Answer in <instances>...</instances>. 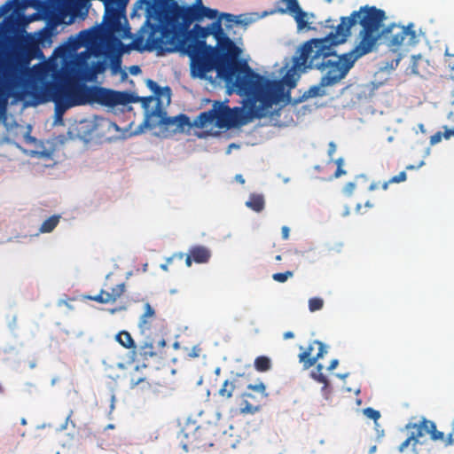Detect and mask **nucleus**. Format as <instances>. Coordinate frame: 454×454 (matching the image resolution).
<instances>
[{
  "mask_svg": "<svg viewBox=\"0 0 454 454\" xmlns=\"http://www.w3.org/2000/svg\"><path fill=\"white\" fill-rule=\"evenodd\" d=\"M285 340L293 339L294 337V334L293 332H286L283 335Z\"/></svg>",
  "mask_w": 454,
  "mask_h": 454,
  "instance_id": "nucleus-55",
  "label": "nucleus"
},
{
  "mask_svg": "<svg viewBox=\"0 0 454 454\" xmlns=\"http://www.w3.org/2000/svg\"><path fill=\"white\" fill-rule=\"evenodd\" d=\"M15 5V11L22 10L27 5V0H12Z\"/></svg>",
  "mask_w": 454,
  "mask_h": 454,
  "instance_id": "nucleus-45",
  "label": "nucleus"
},
{
  "mask_svg": "<svg viewBox=\"0 0 454 454\" xmlns=\"http://www.w3.org/2000/svg\"><path fill=\"white\" fill-rule=\"evenodd\" d=\"M190 50L183 51L191 59V74L193 77L204 78L206 74L215 69L216 61L214 60L213 48L201 49V45L194 43Z\"/></svg>",
  "mask_w": 454,
  "mask_h": 454,
  "instance_id": "nucleus-8",
  "label": "nucleus"
},
{
  "mask_svg": "<svg viewBox=\"0 0 454 454\" xmlns=\"http://www.w3.org/2000/svg\"><path fill=\"white\" fill-rule=\"evenodd\" d=\"M250 121L249 114L244 107L231 108L226 102L214 101L212 108L201 112L193 121L192 125L203 129L215 124L219 129L239 128Z\"/></svg>",
  "mask_w": 454,
  "mask_h": 454,
  "instance_id": "nucleus-6",
  "label": "nucleus"
},
{
  "mask_svg": "<svg viewBox=\"0 0 454 454\" xmlns=\"http://www.w3.org/2000/svg\"><path fill=\"white\" fill-rule=\"evenodd\" d=\"M335 31L324 38H314L305 42L300 48L299 64L309 69L319 70L322 75V84L336 85L346 77L354 66L357 56L355 49L348 53L337 54L334 47L341 43L336 42Z\"/></svg>",
  "mask_w": 454,
  "mask_h": 454,
  "instance_id": "nucleus-2",
  "label": "nucleus"
},
{
  "mask_svg": "<svg viewBox=\"0 0 454 454\" xmlns=\"http://www.w3.org/2000/svg\"><path fill=\"white\" fill-rule=\"evenodd\" d=\"M140 67L138 66H132L130 67V73L132 74H137L140 72Z\"/></svg>",
  "mask_w": 454,
  "mask_h": 454,
  "instance_id": "nucleus-54",
  "label": "nucleus"
},
{
  "mask_svg": "<svg viewBox=\"0 0 454 454\" xmlns=\"http://www.w3.org/2000/svg\"><path fill=\"white\" fill-rule=\"evenodd\" d=\"M208 35H210L208 28L198 24H195L191 30H184L183 38L179 42L181 51L190 50L189 46L194 43L201 45V49L210 48L205 42V38Z\"/></svg>",
  "mask_w": 454,
  "mask_h": 454,
  "instance_id": "nucleus-15",
  "label": "nucleus"
},
{
  "mask_svg": "<svg viewBox=\"0 0 454 454\" xmlns=\"http://www.w3.org/2000/svg\"><path fill=\"white\" fill-rule=\"evenodd\" d=\"M146 84H147V87L153 92V94L156 97L160 98L162 96H166L168 98V101L170 100L171 90L169 87L161 88L157 84L156 82H154L151 79L147 80Z\"/></svg>",
  "mask_w": 454,
  "mask_h": 454,
  "instance_id": "nucleus-26",
  "label": "nucleus"
},
{
  "mask_svg": "<svg viewBox=\"0 0 454 454\" xmlns=\"http://www.w3.org/2000/svg\"><path fill=\"white\" fill-rule=\"evenodd\" d=\"M176 121V127L173 129L174 132H183L185 128H190L192 126L190 118L186 114H178Z\"/></svg>",
  "mask_w": 454,
  "mask_h": 454,
  "instance_id": "nucleus-31",
  "label": "nucleus"
},
{
  "mask_svg": "<svg viewBox=\"0 0 454 454\" xmlns=\"http://www.w3.org/2000/svg\"><path fill=\"white\" fill-rule=\"evenodd\" d=\"M268 396L263 382L247 385V391L240 395L239 412L243 415L255 414L261 411L262 402Z\"/></svg>",
  "mask_w": 454,
  "mask_h": 454,
  "instance_id": "nucleus-11",
  "label": "nucleus"
},
{
  "mask_svg": "<svg viewBox=\"0 0 454 454\" xmlns=\"http://www.w3.org/2000/svg\"><path fill=\"white\" fill-rule=\"evenodd\" d=\"M221 18H223L225 22L227 23L228 27H231L233 23L239 24L240 23L239 20H236V16L231 13H223Z\"/></svg>",
  "mask_w": 454,
  "mask_h": 454,
  "instance_id": "nucleus-39",
  "label": "nucleus"
},
{
  "mask_svg": "<svg viewBox=\"0 0 454 454\" xmlns=\"http://www.w3.org/2000/svg\"><path fill=\"white\" fill-rule=\"evenodd\" d=\"M356 189V184L353 183V182H349L348 184H345L344 188H343V192L347 195V196H351L354 190Z\"/></svg>",
  "mask_w": 454,
  "mask_h": 454,
  "instance_id": "nucleus-41",
  "label": "nucleus"
},
{
  "mask_svg": "<svg viewBox=\"0 0 454 454\" xmlns=\"http://www.w3.org/2000/svg\"><path fill=\"white\" fill-rule=\"evenodd\" d=\"M246 206L251 210L260 213L264 209L265 200L262 194L251 193L246 201Z\"/></svg>",
  "mask_w": 454,
  "mask_h": 454,
  "instance_id": "nucleus-23",
  "label": "nucleus"
},
{
  "mask_svg": "<svg viewBox=\"0 0 454 454\" xmlns=\"http://www.w3.org/2000/svg\"><path fill=\"white\" fill-rule=\"evenodd\" d=\"M120 67V62L118 61L116 64H114L113 68Z\"/></svg>",
  "mask_w": 454,
  "mask_h": 454,
  "instance_id": "nucleus-61",
  "label": "nucleus"
},
{
  "mask_svg": "<svg viewBox=\"0 0 454 454\" xmlns=\"http://www.w3.org/2000/svg\"><path fill=\"white\" fill-rule=\"evenodd\" d=\"M375 450H376V446H372V447L370 449L369 453H370V454H372V453H374V452H375Z\"/></svg>",
  "mask_w": 454,
  "mask_h": 454,
  "instance_id": "nucleus-60",
  "label": "nucleus"
},
{
  "mask_svg": "<svg viewBox=\"0 0 454 454\" xmlns=\"http://www.w3.org/2000/svg\"><path fill=\"white\" fill-rule=\"evenodd\" d=\"M200 348L194 347L191 353H189L190 357H198L200 355Z\"/></svg>",
  "mask_w": 454,
  "mask_h": 454,
  "instance_id": "nucleus-50",
  "label": "nucleus"
},
{
  "mask_svg": "<svg viewBox=\"0 0 454 454\" xmlns=\"http://www.w3.org/2000/svg\"><path fill=\"white\" fill-rule=\"evenodd\" d=\"M391 184V183L389 182V180H388L387 182L383 183V184H382V188H383L384 190H387V187H388V184Z\"/></svg>",
  "mask_w": 454,
  "mask_h": 454,
  "instance_id": "nucleus-59",
  "label": "nucleus"
},
{
  "mask_svg": "<svg viewBox=\"0 0 454 454\" xmlns=\"http://www.w3.org/2000/svg\"><path fill=\"white\" fill-rule=\"evenodd\" d=\"M87 34H88V31H86V30H82V31L80 32V35L81 36L83 35H87Z\"/></svg>",
  "mask_w": 454,
  "mask_h": 454,
  "instance_id": "nucleus-62",
  "label": "nucleus"
},
{
  "mask_svg": "<svg viewBox=\"0 0 454 454\" xmlns=\"http://www.w3.org/2000/svg\"><path fill=\"white\" fill-rule=\"evenodd\" d=\"M400 59H401V55L397 54L396 58L392 59H391V63L390 64L387 63V66H389L390 68L394 69V68H395L398 66V64L400 62Z\"/></svg>",
  "mask_w": 454,
  "mask_h": 454,
  "instance_id": "nucleus-48",
  "label": "nucleus"
},
{
  "mask_svg": "<svg viewBox=\"0 0 454 454\" xmlns=\"http://www.w3.org/2000/svg\"><path fill=\"white\" fill-rule=\"evenodd\" d=\"M254 366L257 372H268L271 368V361L266 356H260L254 359Z\"/></svg>",
  "mask_w": 454,
  "mask_h": 454,
  "instance_id": "nucleus-29",
  "label": "nucleus"
},
{
  "mask_svg": "<svg viewBox=\"0 0 454 454\" xmlns=\"http://www.w3.org/2000/svg\"><path fill=\"white\" fill-rule=\"evenodd\" d=\"M145 378L143 377H136L135 375L130 376V387L133 388L136 386L145 381Z\"/></svg>",
  "mask_w": 454,
  "mask_h": 454,
  "instance_id": "nucleus-44",
  "label": "nucleus"
},
{
  "mask_svg": "<svg viewBox=\"0 0 454 454\" xmlns=\"http://www.w3.org/2000/svg\"><path fill=\"white\" fill-rule=\"evenodd\" d=\"M442 137H443V133H442L441 131H438V132L434 133L433 136H431L430 144L431 145L438 144L442 141Z\"/></svg>",
  "mask_w": 454,
  "mask_h": 454,
  "instance_id": "nucleus-42",
  "label": "nucleus"
},
{
  "mask_svg": "<svg viewBox=\"0 0 454 454\" xmlns=\"http://www.w3.org/2000/svg\"><path fill=\"white\" fill-rule=\"evenodd\" d=\"M60 220V215H53L46 219L41 225L39 231L41 233H49L51 232L59 224Z\"/></svg>",
  "mask_w": 454,
  "mask_h": 454,
  "instance_id": "nucleus-27",
  "label": "nucleus"
},
{
  "mask_svg": "<svg viewBox=\"0 0 454 454\" xmlns=\"http://www.w3.org/2000/svg\"><path fill=\"white\" fill-rule=\"evenodd\" d=\"M445 442V446H450L454 444V419L452 423V431L448 434L446 438L443 440Z\"/></svg>",
  "mask_w": 454,
  "mask_h": 454,
  "instance_id": "nucleus-43",
  "label": "nucleus"
},
{
  "mask_svg": "<svg viewBox=\"0 0 454 454\" xmlns=\"http://www.w3.org/2000/svg\"><path fill=\"white\" fill-rule=\"evenodd\" d=\"M334 162L337 165V169L334 173V177L338 178L346 174V171L343 170V168H342V166L344 164V160H343V158H338Z\"/></svg>",
  "mask_w": 454,
  "mask_h": 454,
  "instance_id": "nucleus-37",
  "label": "nucleus"
},
{
  "mask_svg": "<svg viewBox=\"0 0 454 454\" xmlns=\"http://www.w3.org/2000/svg\"><path fill=\"white\" fill-rule=\"evenodd\" d=\"M192 262H193L192 256V254L189 252L187 256H186V258H185V264H186V266L187 267H191L192 264Z\"/></svg>",
  "mask_w": 454,
  "mask_h": 454,
  "instance_id": "nucleus-52",
  "label": "nucleus"
},
{
  "mask_svg": "<svg viewBox=\"0 0 454 454\" xmlns=\"http://www.w3.org/2000/svg\"><path fill=\"white\" fill-rule=\"evenodd\" d=\"M275 6V12L288 14L294 18L299 32L314 29L311 25L315 19V14L303 11L298 0H278L276 2Z\"/></svg>",
  "mask_w": 454,
  "mask_h": 454,
  "instance_id": "nucleus-10",
  "label": "nucleus"
},
{
  "mask_svg": "<svg viewBox=\"0 0 454 454\" xmlns=\"http://www.w3.org/2000/svg\"><path fill=\"white\" fill-rule=\"evenodd\" d=\"M336 149H337L336 145L333 142H330L328 145L327 153H328V156H329L331 161L333 160V156L335 153Z\"/></svg>",
  "mask_w": 454,
  "mask_h": 454,
  "instance_id": "nucleus-46",
  "label": "nucleus"
},
{
  "mask_svg": "<svg viewBox=\"0 0 454 454\" xmlns=\"http://www.w3.org/2000/svg\"><path fill=\"white\" fill-rule=\"evenodd\" d=\"M322 370H323V365L320 364H317V372H312V377L317 382L323 383L324 384V388H325L328 386V380H327V378L322 372Z\"/></svg>",
  "mask_w": 454,
  "mask_h": 454,
  "instance_id": "nucleus-32",
  "label": "nucleus"
},
{
  "mask_svg": "<svg viewBox=\"0 0 454 454\" xmlns=\"http://www.w3.org/2000/svg\"><path fill=\"white\" fill-rule=\"evenodd\" d=\"M36 103L54 102L58 112L86 104L98 103L106 106L125 104L126 94L98 86H88L73 82H48L42 86L33 85Z\"/></svg>",
  "mask_w": 454,
  "mask_h": 454,
  "instance_id": "nucleus-1",
  "label": "nucleus"
},
{
  "mask_svg": "<svg viewBox=\"0 0 454 454\" xmlns=\"http://www.w3.org/2000/svg\"><path fill=\"white\" fill-rule=\"evenodd\" d=\"M404 429L408 436L399 445L400 452H403L411 446L414 454H434V442L444 440V434L437 430L435 423L426 418H422L418 422H409Z\"/></svg>",
  "mask_w": 454,
  "mask_h": 454,
  "instance_id": "nucleus-5",
  "label": "nucleus"
},
{
  "mask_svg": "<svg viewBox=\"0 0 454 454\" xmlns=\"http://www.w3.org/2000/svg\"><path fill=\"white\" fill-rule=\"evenodd\" d=\"M365 206L368 207H372V204L370 203V201H367L365 203Z\"/></svg>",
  "mask_w": 454,
  "mask_h": 454,
  "instance_id": "nucleus-63",
  "label": "nucleus"
},
{
  "mask_svg": "<svg viewBox=\"0 0 454 454\" xmlns=\"http://www.w3.org/2000/svg\"><path fill=\"white\" fill-rule=\"evenodd\" d=\"M364 414L368 418L374 421L376 427L379 426L378 420L380 418V412L373 408L368 407L364 409Z\"/></svg>",
  "mask_w": 454,
  "mask_h": 454,
  "instance_id": "nucleus-33",
  "label": "nucleus"
},
{
  "mask_svg": "<svg viewBox=\"0 0 454 454\" xmlns=\"http://www.w3.org/2000/svg\"><path fill=\"white\" fill-rule=\"evenodd\" d=\"M300 350L301 353L298 357L304 369H309L315 365L317 361L326 353L325 346L320 340H312L306 348L300 346Z\"/></svg>",
  "mask_w": 454,
  "mask_h": 454,
  "instance_id": "nucleus-14",
  "label": "nucleus"
},
{
  "mask_svg": "<svg viewBox=\"0 0 454 454\" xmlns=\"http://www.w3.org/2000/svg\"><path fill=\"white\" fill-rule=\"evenodd\" d=\"M421 61L420 55H413L411 58V71L414 74L422 75L419 70V62Z\"/></svg>",
  "mask_w": 454,
  "mask_h": 454,
  "instance_id": "nucleus-36",
  "label": "nucleus"
},
{
  "mask_svg": "<svg viewBox=\"0 0 454 454\" xmlns=\"http://www.w3.org/2000/svg\"><path fill=\"white\" fill-rule=\"evenodd\" d=\"M194 10L190 6H177L174 10V16L177 19L182 20V29L187 30L190 26L195 21V16H193Z\"/></svg>",
  "mask_w": 454,
  "mask_h": 454,
  "instance_id": "nucleus-18",
  "label": "nucleus"
},
{
  "mask_svg": "<svg viewBox=\"0 0 454 454\" xmlns=\"http://www.w3.org/2000/svg\"><path fill=\"white\" fill-rule=\"evenodd\" d=\"M219 52L223 58L216 60L215 70L218 76L223 78L227 82H231L239 75H244L243 66L247 63H239L237 59L240 54V49L235 43L225 35L216 41Z\"/></svg>",
  "mask_w": 454,
  "mask_h": 454,
  "instance_id": "nucleus-7",
  "label": "nucleus"
},
{
  "mask_svg": "<svg viewBox=\"0 0 454 454\" xmlns=\"http://www.w3.org/2000/svg\"><path fill=\"white\" fill-rule=\"evenodd\" d=\"M155 317V310L147 302L145 304V311L139 320V327L145 331L150 329L151 321L150 319Z\"/></svg>",
  "mask_w": 454,
  "mask_h": 454,
  "instance_id": "nucleus-24",
  "label": "nucleus"
},
{
  "mask_svg": "<svg viewBox=\"0 0 454 454\" xmlns=\"http://www.w3.org/2000/svg\"><path fill=\"white\" fill-rule=\"evenodd\" d=\"M377 188H378V185H377V184H374V183L371 184L370 186H369V190L370 191H373V190H375Z\"/></svg>",
  "mask_w": 454,
  "mask_h": 454,
  "instance_id": "nucleus-58",
  "label": "nucleus"
},
{
  "mask_svg": "<svg viewBox=\"0 0 454 454\" xmlns=\"http://www.w3.org/2000/svg\"><path fill=\"white\" fill-rule=\"evenodd\" d=\"M386 19L385 11L376 6L364 5L348 17H341L340 23L335 27L330 24L332 22L330 19L326 20L325 27L335 31L337 43H344L350 35L351 27L359 24L362 27L359 32L360 41L355 47V52L357 56H364L371 52L382 37L383 21Z\"/></svg>",
  "mask_w": 454,
  "mask_h": 454,
  "instance_id": "nucleus-4",
  "label": "nucleus"
},
{
  "mask_svg": "<svg viewBox=\"0 0 454 454\" xmlns=\"http://www.w3.org/2000/svg\"><path fill=\"white\" fill-rule=\"evenodd\" d=\"M443 129V137L445 139H450L451 137H454V127L452 129H448L447 126H444Z\"/></svg>",
  "mask_w": 454,
  "mask_h": 454,
  "instance_id": "nucleus-47",
  "label": "nucleus"
},
{
  "mask_svg": "<svg viewBox=\"0 0 454 454\" xmlns=\"http://www.w3.org/2000/svg\"><path fill=\"white\" fill-rule=\"evenodd\" d=\"M294 276V272L291 271V270H286L285 272H278V273H274L272 275V278L277 281V282H279V283H284L286 282L289 278L293 277Z\"/></svg>",
  "mask_w": 454,
  "mask_h": 454,
  "instance_id": "nucleus-35",
  "label": "nucleus"
},
{
  "mask_svg": "<svg viewBox=\"0 0 454 454\" xmlns=\"http://www.w3.org/2000/svg\"><path fill=\"white\" fill-rule=\"evenodd\" d=\"M407 178V175L405 173V171H402L400 172L398 175L391 177L389 179V182L390 183H401V182H404Z\"/></svg>",
  "mask_w": 454,
  "mask_h": 454,
  "instance_id": "nucleus-40",
  "label": "nucleus"
},
{
  "mask_svg": "<svg viewBox=\"0 0 454 454\" xmlns=\"http://www.w3.org/2000/svg\"><path fill=\"white\" fill-rule=\"evenodd\" d=\"M126 286L123 282L116 284L115 286H111L106 282L98 294L88 296V299L103 304L113 303L124 294Z\"/></svg>",
  "mask_w": 454,
  "mask_h": 454,
  "instance_id": "nucleus-16",
  "label": "nucleus"
},
{
  "mask_svg": "<svg viewBox=\"0 0 454 454\" xmlns=\"http://www.w3.org/2000/svg\"><path fill=\"white\" fill-rule=\"evenodd\" d=\"M333 85L329 84H322V78L319 81V83L317 85L311 86L307 91L303 94V98L308 99L310 98L316 97H323L326 95V91L325 90V87H332Z\"/></svg>",
  "mask_w": 454,
  "mask_h": 454,
  "instance_id": "nucleus-25",
  "label": "nucleus"
},
{
  "mask_svg": "<svg viewBox=\"0 0 454 454\" xmlns=\"http://www.w3.org/2000/svg\"><path fill=\"white\" fill-rule=\"evenodd\" d=\"M189 252L196 263H207L211 257V251L204 246H193Z\"/></svg>",
  "mask_w": 454,
  "mask_h": 454,
  "instance_id": "nucleus-20",
  "label": "nucleus"
},
{
  "mask_svg": "<svg viewBox=\"0 0 454 454\" xmlns=\"http://www.w3.org/2000/svg\"><path fill=\"white\" fill-rule=\"evenodd\" d=\"M184 436L187 438V442L184 443V449L188 450L189 446L195 448H206L214 445L212 435L214 434V427H197L192 434L189 435L188 433L184 432Z\"/></svg>",
  "mask_w": 454,
  "mask_h": 454,
  "instance_id": "nucleus-13",
  "label": "nucleus"
},
{
  "mask_svg": "<svg viewBox=\"0 0 454 454\" xmlns=\"http://www.w3.org/2000/svg\"><path fill=\"white\" fill-rule=\"evenodd\" d=\"M413 24L406 27L396 24L389 25L382 29V36L387 40V44L395 52L401 45H415L419 39Z\"/></svg>",
  "mask_w": 454,
  "mask_h": 454,
  "instance_id": "nucleus-9",
  "label": "nucleus"
},
{
  "mask_svg": "<svg viewBox=\"0 0 454 454\" xmlns=\"http://www.w3.org/2000/svg\"><path fill=\"white\" fill-rule=\"evenodd\" d=\"M300 54L293 59V66L287 70L282 80H269L261 74L253 71L248 66H243L244 75H239L234 82L238 91L248 97L254 101L259 102L262 109H268L273 105L281 102L285 96V87L293 89L296 86L297 72L303 73L309 67L302 66L296 67L299 64Z\"/></svg>",
  "mask_w": 454,
  "mask_h": 454,
  "instance_id": "nucleus-3",
  "label": "nucleus"
},
{
  "mask_svg": "<svg viewBox=\"0 0 454 454\" xmlns=\"http://www.w3.org/2000/svg\"><path fill=\"white\" fill-rule=\"evenodd\" d=\"M192 7L194 10L193 16L195 20H201L204 18L215 19L217 16L218 12L214 9L204 6L203 4H193Z\"/></svg>",
  "mask_w": 454,
  "mask_h": 454,
  "instance_id": "nucleus-22",
  "label": "nucleus"
},
{
  "mask_svg": "<svg viewBox=\"0 0 454 454\" xmlns=\"http://www.w3.org/2000/svg\"><path fill=\"white\" fill-rule=\"evenodd\" d=\"M207 27L208 28V32H210V35H214L216 41L227 35L224 33L223 28L222 27L221 19L215 20L210 26Z\"/></svg>",
  "mask_w": 454,
  "mask_h": 454,
  "instance_id": "nucleus-30",
  "label": "nucleus"
},
{
  "mask_svg": "<svg viewBox=\"0 0 454 454\" xmlns=\"http://www.w3.org/2000/svg\"><path fill=\"white\" fill-rule=\"evenodd\" d=\"M239 381L238 377L224 380L218 390V395L223 399H231L233 396L234 391L239 387Z\"/></svg>",
  "mask_w": 454,
  "mask_h": 454,
  "instance_id": "nucleus-21",
  "label": "nucleus"
},
{
  "mask_svg": "<svg viewBox=\"0 0 454 454\" xmlns=\"http://www.w3.org/2000/svg\"><path fill=\"white\" fill-rule=\"evenodd\" d=\"M338 364H339V362L337 359L332 360L328 366V370L332 371V370L335 369L336 366L338 365Z\"/></svg>",
  "mask_w": 454,
  "mask_h": 454,
  "instance_id": "nucleus-53",
  "label": "nucleus"
},
{
  "mask_svg": "<svg viewBox=\"0 0 454 454\" xmlns=\"http://www.w3.org/2000/svg\"><path fill=\"white\" fill-rule=\"evenodd\" d=\"M235 179H236L239 183H240L241 184H245V179H244V177L242 176V175H236Z\"/></svg>",
  "mask_w": 454,
  "mask_h": 454,
  "instance_id": "nucleus-56",
  "label": "nucleus"
},
{
  "mask_svg": "<svg viewBox=\"0 0 454 454\" xmlns=\"http://www.w3.org/2000/svg\"><path fill=\"white\" fill-rule=\"evenodd\" d=\"M116 340L126 348H135V341L130 333L126 331H121L116 335Z\"/></svg>",
  "mask_w": 454,
  "mask_h": 454,
  "instance_id": "nucleus-28",
  "label": "nucleus"
},
{
  "mask_svg": "<svg viewBox=\"0 0 454 454\" xmlns=\"http://www.w3.org/2000/svg\"><path fill=\"white\" fill-rule=\"evenodd\" d=\"M324 306V301L318 297H313L309 300V309L311 312L320 310Z\"/></svg>",
  "mask_w": 454,
  "mask_h": 454,
  "instance_id": "nucleus-34",
  "label": "nucleus"
},
{
  "mask_svg": "<svg viewBox=\"0 0 454 454\" xmlns=\"http://www.w3.org/2000/svg\"><path fill=\"white\" fill-rule=\"evenodd\" d=\"M37 51H39V49L35 45H28L27 48V51L28 54H34Z\"/></svg>",
  "mask_w": 454,
  "mask_h": 454,
  "instance_id": "nucleus-51",
  "label": "nucleus"
},
{
  "mask_svg": "<svg viewBox=\"0 0 454 454\" xmlns=\"http://www.w3.org/2000/svg\"><path fill=\"white\" fill-rule=\"evenodd\" d=\"M105 8L104 21L108 32L122 38L130 37L129 27H123L121 23V19L125 18L124 11L114 7L113 2L106 3Z\"/></svg>",
  "mask_w": 454,
  "mask_h": 454,
  "instance_id": "nucleus-12",
  "label": "nucleus"
},
{
  "mask_svg": "<svg viewBox=\"0 0 454 454\" xmlns=\"http://www.w3.org/2000/svg\"><path fill=\"white\" fill-rule=\"evenodd\" d=\"M153 115L159 117L158 124L166 129H174L176 127L177 116L168 117L165 110L161 108L160 103H158L155 110L152 113Z\"/></svg>",
  "mask_w": 454,
  "mask_h": 454,
  "instance_id": "nucleus-19",
  "label": "nucleus"
},
{
  "mask_svg": "<svg viewBox=\"0 0 454 454\" xmlns=\"http://www.w3.org/2000/svg\"><path fill=\"white\" fill-rule=\"evenodd\" d=\"M289 228L287 226H283L282 229H281V234H282V238L283 239H288L289 238Z\"/></svg>",
  "mask_w": 454,
  "mask_h": 454,
  "instance_id": "nucleus-49",
  "label": "nucleus"
},
{
  "mask_svg": "<svg viewBox=\"0 0 454 454\" xmlns=\"http://www.w3.org/2000/svg\"><path fill=\"white\" fill-rule=\"evenodd\" d=\"M379 427H380V425H379L378 427H376V426H375V428H376L377 433H378V436H379V437H381V436H383V434H384V431H383V430H380V428H379Z\"/></svg>",
  "mask_w": 454,
  "mask_h": 454,
  "instance_id": "nucleus-57",
  "label": "nucleus"
},
{
  "mask_svg": "<svg viewBox=\"0 0 454 454\" xmlns=\"http://www.w3.org/2000/svg\"><path fill=\"white\" fill-rule=\"evenodd\" d=\"M166 346L164 339H160L157 341V345L154 344L153 340L147 339L141 343L138 348V354L143 360H148L158 354V349L163 348Z\"/></svg>",
  "mask_w": 454,
  "mask_h": 454,
  "instance_id": "nucleus-17",
  "label": "nucleus"
},
{
  "mask_svg": "<svg viewBox=\"0 0 454 454\" xmlns=\"http://www.w3.org/2000/svg\"><path fill=\"white\" fill-rule=\"evenodd\" d=\"M14 3L12 0L6 1L1 7H0V14L4 15L10 12L12 10H15Z\"/></svg>",
  "mask_w": 454,
  "mask_h": 454,
  "instance_id": "nucleus-38",
  "label": "nucleus"
},
{
  "mask_svg": "<svg viewBox=\"0 0 454 454\" xmlns=\"http://www.w3.org/2000/svg\"><path fill=\"white\" fill-rule=\"evenodd\" d=\"M356 211H358V212H359V211H360V209H361V204H359V203H358V204L356 205Z\"/></svg>",
  "mask_w": 454,
  "mask_h": 454,
  "instance_id": "nucleus-64",
  "label": "nucleus"
}]
</instances>
